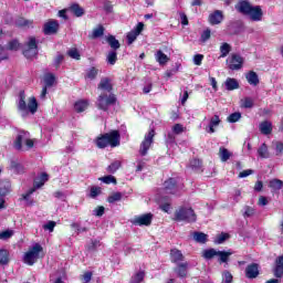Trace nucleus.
Masks as SVG:
<instances>
[{"label":"nucleus","mask_w":283,"mask_h":283,"mask_svg":"<svg viewBox=\"0 0 283 283\" xmlns=\"http://www.w3.org/2000/svg\"><path fill=\"white\" fill-rule=\"evenodd\" d=\"M11 171L14 174H23L25 171V167H23L21 164L12 163L10 166Z\"/></svg>","instance_id":"nucleus-47"},{"label":"nucleus","mask_w":283,"mask_h":283,"mask_svg":"<svg viewBox=\"0 0 283 283\" xmlns=\"http://www.w3.org/2000/svg\"><path fill=\"white\" fill-rule=\"evenodd\" d=\"M226 87L229 92H232V90H238L240 84L235 81V78L228 77L226 81Z\"/></svg>","instance_id":"nucleus-33"},{"label":"nucleus","mask_w":283,"mask_h":283,"mask_svg":"<svg viewBox=\"0 0 283 283\" xmlns=\"http://www.w3.org/2000/svg\"><path fill=\"white\" fill-rule=\"evenodd\" d=\"M59 32V21L50 20L44 24V34H56Z\"/></svg>","instance_id":"nucleus-17"},{"label":"nucleus","mask_w":283,"mask_h":283,"mask_svg":"<svg viewBox=\"0 0 283 283\" xmlns=\"http://www.w3.org/2000/svg\"><path fill=\"white\" fill-rule=\"evenodd\" d=\"M123 163H120V160H115L107 167L106 170L108 174H116V171L120 169Z\"/></svg>","instance_id":"nucleus-36"},{"label":"nucleus","mask_w":283,"mask_h":283,"mask_svg":"<svg viewBox=\"0 0 283 283\" xmlns=\"http://www.w3.org/2000/svg\"><path fill=\"white\" fill-rule=\"evenodd\" d=\"M260 275L258 263H252L245 268V276L248 280H255Z\"/></svg>","instance_id":"nucleus-13"},{"label":"nucleus","mask_w":283,"mask_h":283,"mask_svg":"<svg viewBox=\"0 0 283 283\" xmlns=\"http://www.w3.org/2000/svg\"><path fill=\"white\" fill-rule=\"evenodd\" d=\"M39 54V46L36 45V38L31 36L29 38V41L27 42L23 55L25 59H34Z\"/></svg>","instance_id":"nucleus-9"},{"label":"nucleus","mask_w":283,"mask_h":283,"mask_svg":"<svg viewBox=\"0 0 283 283\" xmlns=\"http://www.w3.org/2000/svg\"><path fill=\"white\" fill-rule=\"evenodd\" d=\"M231 255H233V252L231 251H219L213 248L203 250L202 252V258H205V260H213V258H219L220 264H227Z\"/></svg>","instance_id":"nucleus-4"},{"label":"nucleus","mask_w":283,"mask_h":283,"mask_svg":"<svg viewBox=\"0 0 283 283\" xmlns=\"http://www.w3.org/2000/svg\"><path fill=\"white\" fill-rule=\"evenodd\" d=\"M96 76H98V70H96V67H91L86 72V78H88L90 81H94V78H96Z\"/></svg>","instance_id":"nucleus-48"},{"label":"nucleus","mask_w":283,"mask_h":283,"mask_svg":"<svg viewBox=\"0 0 283 283\" xmlns=\"http://www.w3.org/2000/svg\"><path fill=\"white\" fill-rule=\"evenodd\" d=\"M155 59L159 65H166L169 63V56H167V54H165L163 51H157Z\"/></svg>","instance_id":"nucleus-27"},{"label":"nucleus","mask_w":283,"mask_h":283,"mask_svg":"<svg viewBox=\"0 0 283 283\" xmlns=\"http://www.w3.org/2000/svg\"><path fill=\"white\" fill-rule=\"evenodd\" d=\"M193 240L195 242H199V244H205L207 242V234L203 232H195Z\"/></svg>","instance_id":"nucleus-42"},{"label":"nucleus","mask_w":283,"mask_h":283,"mask_svg":"<svg viewBox=\"0 0 283 283\" xmlns=\"http://www.w3.org/2000/svg\"><path fill=\"white\" fill-rule=\"evenodd\" d=\"M175 220L179 222H196V212L191 208H180L175 213Z\"/></svg>","instance_id":"nucleus-6"},{"label":"nucleus","mask_w":283,"mask_h":283,"mask_svg":"<svg viewBox=\"0 0 283 283\" xmlns=\"http://www.w3.org/2000/svg\"><path fill=\"white\" fill-rule=\"evenodd\" d=\"M258 155L260 158H269V147L266 144H262L258 149Z\"/></svg>","instance_id":"nucleus-44"},{"label":"nucleus","mask_w":283,"mask_h":283,"mask_svg":"<svg viewBox=\"0 0 283 283\" xmlns=\"http://www.w3.org/2000/svg\"><path fill=\"white\" fill-rule=\"evenodd\" d=\"M182 132H185V127L181 124H175L172 126V133H175L176 135H180L182 134Z\"/></svg>","instance_id":"nucleus-60"},{"label":"nucleus","mask_w":283,"mask_h":283,"mask_svg":"<svg viewBox=\"0 0 283 283\" xmlns=\"http://www.w3.org/2000/svg\"><path fill=\"white\" fill-rule=\"evenodd\" d=\"M105 213V207L99 206L93 210V216H96L97 218L103 217Z\"/></svg>","instance_id":"nucleus-59"},{"label":"nucleus","mask_w":283,"mask_h":283,"mask_svg":"<svg viewBox=\"0 0 283 283\" xmlns=\"http://www.w3.org/2000/svg\"><path fill=\"white\" fill-rule=\"evenodd\" d=\"M105 34V28L103 25H98L92 32V39H101Z\"/></svg>","instance_id":"nucleus-43"},{"label":"nucleus","mask_w":283,"mask_h":283,"mask_svg":"<svg viewBox=\"0 0 283 283\" xmlns=\"http://www.w3.org/2000/svg\"><path fill=\"white\" fill-rule=\"evenodd\" d=\"M164 191L165 193H178V186H176V179L170 178L164 182Z\"/></svg>","instance_id":"nucleus-14"},{"label":"nucleus","mask_w":283,"mask_h":283,"mask_svg":"<svg viewBox=\"0 0 283 283\" xmlns=\"http://www.w3.org/2000/svg\"><path fill=\"white\" fill-rule=\"evenodd\" d=\"M54 81H56V77H54V74L49 73L44 75L45 87H52V85H54Z\"/></svg>","instance_id":"nucleus-46"},{"label":"nucleus","mask_w":283,"mask_h":283,"mask_svg":"<svg viewBox=\"0 0 283 283\" xmlns=\"http://www.w3.org/2000/svg\"><path fill=\"white\" fill-rule=\"evenodd\" d=\"M241 107H244L245 109H251L253 107V98L245 97L241 101Z\"/></svg>","instance_id":"nucleus-51"},{"label":"nucleus","mask_w":283,"mask_h":283,"mask_svg":"<svg viewBox=\"0 0 283 283\" xmlns=\"http://www.w3.org/2000/svg\"><path fill=\"white\" fill-rule=\"evenodd\" d=\"M252 8H253V6H251V2L247 1V0L240 1L235 6V10H238V12H240L241 14H245V17H248V14H249V12H251Z\"/></svg>","instance_id":"nucleus-16"},{"label":"nucleus","mask_w":283,"mask_h":283,"mask_svg":"<svg viewBox=\"0 0 283 283\" xmlns=\"http://www.w3.org/2000/svg\"><path fill=\"white\" fill-rule=\"evenodd\" d=\"M102 189L101 187L93 186L91 187L90 198H96L97 196H101Z\"/></svg>","instance_id":"nucleus-57"},{"label":"nucleus","mask_w":283,"mask_h":283,"mask_svg":"<svg viewBox=\"0 0 283 283\" xmlns=\"http://www.w3.org/2000/svg\"><path fill=\"white\" fill-rule=\"evenodd\" d=\"M67 55L71 57V59H74L75 61H81V53H78V50L77 49H70L67 51Z\"/></svg>","instance_id":"nucleus-50"},{"label":"nucleus","mask_w":283,"mask_h":283,"mask_svg":"<svg viewBox=\"0 0 283 283\" xmlns=\"http://www.w3.org/2000/svg\"><path fill=\"white\" fill-rule=\"evenodd\" d=\"M75 17H83L85 14V10L78 6L77 3H74L69 9Z\"/></svg>","instance_id":"nucleus-31"},{"label":"nucleus","mask_w":283,"mask_h":283,"mask_svg":"<svg viewBox=\"0 0 283 283\" xmlns=\"http://www.w3.org/2000/svg\"><path fill=\"white\" fill-rule=\"evenodd\" d=\"M113 105H116V95L114 93H102L97 97L96 106L102 112H107Z\"/></svg>","instance_id":"nucleus-5"},{"label":"nucleus","mask_w":283,"mask_h":283,"mask_svg":"<svg viewBox=\"0 0 283 283\" xmlns=\"http://www.w3.org/2000/svg\"><path fill=\"white\" fill-rule=\"evenodd\" d=\"M71 227L76 230V233H85L87 231V228H83L78 223H72Z\"/></svg>","instance_id":"nucleus-62"},{"label":"nucleus","mask_w":283,"mask_h":283,"mask_svg":"<svg viewBox=\"0 0 283 283\" xmlns=\"http://www.w3.org/2000/svg\"><path fill=\"white\" fill-rule=\"evenodd\" d=\"M145 280V272L139 271L135 275L132 276L129 283H140Z\"/></svg>","instance_id":"nucleus-45"},{"label":"nucleus","mask_w":283,"mask_h":283,"mask_svg":"<svg viewBox=\"0 0 283 283\" xmlns=\"http://www.w3.org/2000/svg\"><path fill=\"white\" fill-rule=\"evenodd\" d=\"M263 14L262 8L260 6H255L250 9L248 17H250L251 21H262Z\"/></svg>","instance_id":"nucleus-15"},{"label":"nucleus","mask_w":283,"mask_h":283,"mask_svg":"<svg viewBox=\"0 0 283 283\" xmlns=\"http://www.w3.org/2000/svg\"><path fill=\"white\" fill-rule=\"evenodd\" d=\"M101 247V241L97 239L91 240V242L87 244L88 251H96Z\"/></svg>","instance_id":"nucleus-52"},{"label":"nucleus","mask_w":283,"mask_h":283,"mask_svg":"<svg viewBox=\"0 0 283 283\" xmlns=\"http://www.w3.org/2000/svg\"><path fill=\"white\" fill-rule=\"evenodd\" d=\"M244 63V57L242 55L233 53L228 57L227 64L230 70H242V65Z\"/></svg>","instance_id":"nucleus-11"},{"label":"nucleus","mask_w":283,"mask_h":283,"mask_svg":"<svg viewBox=\"0 0 283 283\" xmlns=\"http://www.w3.org/2000/svg\"><path fill=\"white\" fill-rule=\"evenodd\" d=\"M87 107H90V102H87L85 99L77 101L74 104V109H75V112H77V114L85 112V109H87Z\"/></svg>","instance_id":"nucleus-24"},{"label":"nucleus","mask_w":283,"mask_h":283,"mask_svg":"<svg viewBox=\"0 0 283 283\" xmlns=\"http://www.w3.org/2000/svg\"><path fill=\"white\" fill-rule=\"evenodd\" d=\"M175 143H176V135H175V133L169 132L166 135V144L167 145H174Z\"/></svg>","instance_id":"nucleus-58"},{"label":"nucleus","mask_w":283,"mask_h":283,"mask_svg":"<svg viewBox=\"0 0 283 283\" xmlns=\"http://www.w3.org/2000/svg\"><path fill=\"white\" fill-rule=\"evenodd\" d=\"M269 187L272 191H280V189L283 188V181L280 179H272L269 182Z\"/></svg>","instance_id":"nucleus-32"},{"label":"nucleus","mask_w":283,"mask_h":283,"mask_svg":"<svg viewBox=\"0 0 283 283\" xmlns=\"http://www.w3.org/2000/svg\"><path fill=\"white\" fill-rule=\"evenodd\" d=\"M10 193V181H0V196Z\"/></svg>","instance_id":"nucleus-38"},{"label":"nucleus","mask_w":283,"mask_h":283,"mask_svg":"<svg viewBox=\"0 0 283 283\" xmlns=\"http://www.w3.org/2000/svg\"><path fill=\"white\" fill-rule=\"evenodd\" d=\"M185 256L182 255V252H180V250L175 249L170 251V260L175 264H177V262H182Z\"/></svg>","instance_id":"nucleus-28"},{"label":"nucleus","mask_w":283,"mask_h":283,"mask_svg":"<svg viewBox=\"0 0 283 283\" xmlns=\"http://www.w3.org/2000/svg\"><path fill=\"white\" fill-rule=\"evenodd\" d=\"M241 118H242L241 113H239V112L232 113L228 117V123H238V120H240Z\"/></svg>","instance_id":"nucleus-53"},{"label":"nucleus","mask_w":283,"mask_h":283,"mask_svg":"<svg viewBox=\"0 0 283 283\" xmlns=\"http://www.w3.org/2000/svg\"><path fill=\"white\" fill-rule=\"evenodd\" d=\"M34 191L35 189L31 188L27 191V193L22 196L23 200H25L27 207H33L34 200H32L30 197L32 196V193H34Z\"/></svg>","instance_id":"nucleus-34"},{"label":"nucleus","mask_w":283,"mask_h":283,"mask_svg":"<svg viewBox=\"0 0 283 283\" xmlns=\"http://www.w3.org/2000/svg\"><path fill=\"white\" fill-rule=\"evenodd\" d=\"M108 45H111L112 50H118L120 48V42H118V40H116V38L114 35H109L106 39Z\"/></svg>","instance_id":"nucleus-39"},{"label":"nucleus","mask_w":283,"mask_h":283,"mask_svg":"<svg viewBox=\"0 0 283 283\" xmlns=\"http://www.w3.org/2000/svg\"><path fill=\"white\" fill-rule=\"evenodd\" d=\"M231 52V44L224 42L220 45V56L219 59H227Z\"/></svg>","instance_id":"nucleus-29"},{"label":"nucleus","mask_w":283,"mask_h":283,"mask_svg":"<svg viewBox=\"0 0 283 283\" xmlns=\"http://www.w3.org/2000/svg\"><path fill=\"white\" fill-rule=\"evenodd\" d=\"M222 277H223V282H224V283H231V282H233V275L230 274L229 271H224L223 274H222Z\"/></svg>","instance_id":"nucleus-61"},{"label":"nucleus","mask_w":283,"mask_h":283,"mask_svg":"<svg viewBox=\"0 0 283 283\" xmlns=\"http://www.w3.org/2000/svg\"><path fill=\"white\" fill-rule=\"evenodd\" d=\"M153 220H154V214L145 213V214L136 216L133 219H130V224H134L135 227H150Z\"/></svg>","instance_id":"nucleus-10"},{"label":"nucleus","mask_w":283,"mask_h":283,"mask_svg":"<svg viewBox=\"0 0 283 283\" xmlns=\"http://www.w3.org/2000/svg\"><path fill=\"white\" fill-rule=\"evenodd\" d=\"M231 156H233V153L229 151V149H227L224 147L219 148V158H220L221 163H227V160H229V158H231Z\"/></svg>","instance_id":"nucleus-25"},{"label":"nucleus","mask_w":283,"mask_h":283,"mask_svg":"<svg viewBox=\"0 0 283 283\" xmlns=\"http://www.w3.org/2000/svg\"><path fill=\"white\" fill-rule=\"evenodd\" d=\"M144 28H145V24L143 22H139L134 30L128 32L127 34L128 45H132V43H134V41L138 39V35L140 34V32H143Z\"/></svg>","instance_id":"nucleus-12"},{"label":"nucleus","mask_w":283,"mask_h":283,"mask_svg":"<svg viewBox=\"0 0 283 283\" xmlns=\"http://www.w3.org/2000/svg\"><path fill=\"white\" fill-rule=\"evenodd\" d=\"M7 50H13V51L19 50V41L12 40L11 42H9Z\"/></svg>","instance_id":"nucleus-63"},{"label":"nucleus","mask_w":283,"mask_h":283,"mask_svg":"<svg viewBox=\"0 0 283 283\" xmlns=\"http://www.w3.org/2000/svg\"><path fill=\"white\" fill-rule=\"evenodd\" d=\"M156 136V130L150 129L144 137V140L140 144L139 147V154L140 156H147V153L149 151V148L151 145H154V137Z\"/></svg>","instance_id":"nucleus-8"},{"label":"nucleus","mask_w":283,"mask_h":283,"mask_svg":"<svg viewBox=\"0 0 283 283\" xmlns=\"http://www.w3.org/2000/svg\"><path fill=\"white\" fill-rule=\"evenodd\" d=\"M187 266H189V263H180L177 269L175 270L177 275L179 277H186L187 276Z\"/></svg>","instance_id":"nucleus-35"},{"label":"nucleus","mask_w":283,"mask_h":283,"mask_svg":"<svg viewBox=\"0 0 283 283\" xmlns=\"http://www.w3.org/2000/svg\"><path fill=\"white\" fill-rule=\"evenodd\" d=\"M120 200H123L122 192H114L107 198V202H109V205H114V202H120Z\"/></svg>","instance_id":"nucleus-41"},{"label":"nucleus","mask_w":283,"mask_h":283,"mask_svg":"<svg viewBox=\"0 0 283 283\" xmlns=\"http://www.w3.org/2000/svg\"><path fill=\"white\" fill-rule=\"evenodd\" d=\"M255 216V209L249 206L244 207L243 218H251Z\"/></svg>","instance_id":"nucleus-56"},{"label":"nucleus","mask_w":283,"mask_h":283,"mask_svg":"<svg viewBox=\"0 0 283 283\" xmlns=\"http://www.w3.org/2000/svg\"><path fill=\"white\" fill-rule=\"evenodd\" d=\"M224 15L222 14V11L216 10L213 13H210L209 15V23L210 25H219V23H222Z\"/></svg>","instance_id":"nucleus-18"},{"label":"nucleus","mask_w":283,"mask_h":283,"mask_svg":"<svg viewBox=\"0 0 283 283\" xmlns=\"http://www.w3.org/2000/svg\"><path fill=\"white\" fill-rule=\"evenodd\" d=\"M33 24H34V21L25 20V18H19L15 20V25L18 28H32Z\"/></svg>","instance_id":"nucleus-30"},{"label":"nucleus","mask_w":283,"mask_h":283,"mask_svg":"<svg viewBox=\"0 0 283 283\" xmlns=\"http://www.w3.org/2000/svg\"><path fill=\"white\" fill-rule=\"evenodd\" d=\"M98 90H103L104 92L112 94V81L107 77H103L98 84Z\"/></svg>","instance_id":"nucleus-22"},{"label":"nucleus","mask_w":283,"mask_h":283,"mask_svg":"<svg viewBox=\"0 0 283 283\" xmlns=\"http://www.w3.org/2000/svg\"><path fill=\"white\" fill-rule=\"evenodd\" d=\"M261 134H264V136H269V134H271V132H273V126L271 124V122H263L260 124L259 126Z\"/></svg>","instance_id":"nucleus-26"},{"label":"nucleus","mask_w":283,"mask_h":283,"mask_svg":"<svg viewBox=\"0 0 283 283\" xmlns=\"http://www.w3.org/2000/svg\"><path fill=\"white\" fill-rule=\"evenodd\" d=\"M106 61L109 65H116V61H118L116 51H109L106 56Z\"/></svg>","instance_id":"nucleus-40"},{"label":"nucleus","mask_w":283,"mask_h":283,"mask_svg":"<svg viewBox=\"0 0 283 283\" xmlns=\"http://www.w3.org/2000/svg\"><path fill=\"white\" fill-rule=\"evenodd\" d=\"M226 240H229V234L227 233H221L216 237L214 239V244H222L226 242Z\"/></svg>","instance_id":"nucleus-54"},{"label":"nucleus","mask_w":283,"mask_h":283,"mask_svg":"<svg viewBox=\"0 0 283 283\" xmlns=\"http://www.w3.org/2000/svg\"><path fill=\"white\" fill-rule=\"evenodd\" d=\"M219 125H220V116L214 115L211 117L210 123L206 128V132L208 134H216V127H218Z\"/></svg>","instance_id":"nucleus-19"},{"label":"nucleus","mask_w":283,"mask_h":283,"mask_svg":"<svg viewBox=\"0 0 283 283\" xmlns=\"http://www.w3.org/2000/svg\"><path fill=\"white\" fill-rule=\"evenodd\" d=\"M245 78L250 85H253L254 87L256 85H260V77L258 76V73L254 71H250L247 75Z\"/></svg>","instance_id":"nucleus-23"},{"label":"nucleus","mask_w":283,"mask_h":283,"mask_svg":"<svg viewBox=\"0 0 283 283\" xmlns=\"http://www.w3.org/2000/svg\"><path fill=\"white\" fill-rule=\"evenodd\" d=\"M36 109H39V103L36 102V97L31 96L25 102V91H21L19 93L18 98V112H20L21 116L25 117L28 114H36Z\"/></svg>","instance_id":"nucleus-1"},{"label":"nucleus","mask_w":283,"mask_h":283,"mask_svg":"<svg viewBox=\"0 0 283 283\" xmlns=\"http://www.w3.org/2000/svg\"><path fill=\"white\" fill-rule=\"evenodd\" d=\"M274 275L276 277H283V255L277 256L275 260Z\"/></svg>","instance_id":"nucleus-21"},{"label":"nucleus","mask_w":283,"mask_h":283,"mask_svg":"<svg viewBox=\"0 0 283 283\" xmlns=\"http://www.w3.org/2000/svg\"><path fill=\"white\" fill-rule=\"evenodd\" d=\"M49 179L50 176L46 172H42L38 178H35L33 189H41V187H43Z\"/></svg>","instance_id":"nucleus-20"},{"label":"nucleus","mask_w":283,"mask_h":283,"mask_svg":"<svg viewBox=\"0 0 283 283\" xmlns=\"http://www.w3.org/2000/svg\"><path fill=\"white\" fill-rule=\"evenodd\" d=\"M96 145L99 149H105L109 145L111 147H118L120 145V134L118 130L104 134L96 139Z\"/></svg>","instance_id":"nucleus-3"},{"label":"nucleus","mask_w":283,"mask_h":283,"mask_svg":"<svg viewBox=\"0 0 283 283\" xmlns=\"http://www.w3.org/2000/svg\"><path fill=\"white\" fill-rule=\"evenodd\" d=\"M14 235V230H6L0 232V240H10Z\"/></svg>","instance_id":"nucleus-55"},{"label":"nucleus","mask_w":283,"mask_h":283,"mask_svg":"<svg viewBox=\"0 0 283 283\" xmlns=\"http://www.w3.org/2000/svg\"><path fill=\"white\" fill-rule=\"evenodd\" d=\"M92 272H85L83 275H82V283H90L92 282Z\"/></svg>","instance_id":"nucleus-64"},{"label":"nucleus","mask_w":283,"mask_h":283,"mask_svg":"<svg viewBox=\"0 0 283 283\" xmlns=\"http://www.w3.org/2000/svg\"><path fill=\"white\" fill-rule=\"evenodd\" d=\"M10 262V252L8 250H0V264L6 265Z\"/></svg>","instance_id":"nucleus-37"},{"label":"nucleus","mask_w":283,"mask_h":283,"mask_svg":"<svg viewBox=\"0 0 283 283\" xmlns=\"http://www.w3.org/2000/svg\"><path fill=\"white\" fill-rule=\"evenodd\" d=\"M23 143L27 145L28 149H32L34 147V140L30 139V133L22 130L18 134L15 142H14V147L18 150L23 149Z\"/></svg>","instance_id":"nucleus-7"},{"label":"nucleus","mask_w":283,"mask_h":283,"mask_svg":"<svg viewBox=\"0 0 283 283\" xmlns=\"http://www.w3.org/2000/svg\"><path fill=\"white\" fill-rule=\"evenodd\" d=\"M99 180L102 182H104L105 185H116V177L112 176V175H108V176H105V177H102L99 178Z\"/></svg>","instance_id":"nucleus-49"},{"label":"nucleus","mask_w":283,"mask_h":283,"mask_svg":"<svg viewBox=\"0 0 283 283\" xmlns=\"http://www.w3.org/2000/svg\"><path fill=\"white\" fill-rule=\"evenodd\" d=\"M43 258H45L43 245H41V243H33L23 254L22 261L24 264H28V266H34V264H36L39 260H43Z\"/></svg>","instance_id":"nucleus-2"}]
</instances>
